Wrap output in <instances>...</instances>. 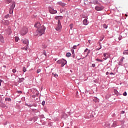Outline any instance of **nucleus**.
Instances as JSON below:
<instances>
[{
    "mask_svg": "<svg viewBox=\"0 0 128 128\" xmlns=\"http://www.w3.org/2000/svg\"><path fill=\"white\" fill-rule=\"evenodd\" d=\"M14 12V9L10 8L9 14H12Z\"/></svg>",
    "mask_w": 128,
    "mask_h": 128,
    "instance_id": "nucleus-17",
    "label": "nucleus"
},
{
    "mask_svg": "<svg viewBox=\"0 0 128 128\" xmlns=\"http://www.w3.org/2000/svg\"><path fill=\"white\" fill-rule=\"evenodd\" d=\"M128 94L126 93V92H125L124 94H123V96H126Z\"/></svg>",
    "mask_w": 128,
    "mask_h": 128,
    "instance_id": "nucleus-33",
    "label": "nucleus"
},
{
    "mask_svg": "<svg viewBox=\"0 0 128 128\" xmlns=\"http://www.w3.org/2000/svg\"><path fill=\"white\" fill-rule=\"evenodd\" d=\"M48 10H49L50 14H56V12H58V11H56V10H54V8H52V7H50V6L48 7Z\"/></svg>",
    "mask_w": 128,
    "mask_h": 128,
    "instance_id": "nucleus-3",
    "label": "nucleus"
},
{
    "mask_svg": "<svg viewBox=\"0 0 128 128\" xmlns=\"http://www.w3.org/2000/svg\"><path fill=\"white\" fill-rule=\"evenodd\" d=\"M70 30H72V28H74V24H72L70 25Z\"/></svg>",
    "mask_w": 128,
    "mask_h": 128,
    "instance_id": "nucleus-22",
    "label": "nucleus"
},
{
    "mask_svg": "<svg viewBox=\"0 0 128 128\" xmlns=\"http://www.w3.org/2000/svg\"><path fill=\"white\" fill-rule=\"evenodd\" d=\"M34 26L35 28H38L36 32V36H42V34H44V30H46V27H44V26H40V23L37 22L35 24Z\"/></svg>",
    "mask_w": 128,
    "mask_h": 128,
    "instance_id": "nucleus-1",
    "label": "nucleus"
},
{
    "mask_svg": "<svg viewBox=\"0 0 128 128\" xmlns=\"http://www.w3.org/2000/svg\"><path fill=\"white\" fill-rule=\"evenodd\" d=\"M52 74L54 76V78H58V75L56 74H54V73H52Z\"/></svg>",
    "mask_w": 128,
    "mask_h": 128,
    "instance_id": "nucleus-28",
    "label": "nucleus"
},
{
    "mask_svg": "<svg viewBox=\"0 0 128 128\" xmlns=\"http://www.w3.org/2000/svg\"><path fill=\"white\" fill-rule=\"evenodd\" d=\"M110 74H114V73L113 72H110Z\"/></svg>",
    "mask_w": 128,
    "mask_h": 128,
    "instance_id": "nucleus-46",
    "label": "nucleus"
},
{
    "mask_svg": "<svg viewBox=\"0 0 128 128\" xmlns=\"http://www.w3.org/2000/svg\"><path fill=\"white\" fill-rule=\"evenodd\" d=\"M103 28H108V25L106 24H103Z\"/></svg>",
    "mask_w": 128,
    "mask_h": 128,
    "instance_id": "nucleus-21",
    "label": "nucleus"
},
{
    "mask_svg": "<svg viewBox=\"0 0 128 128\" xmlns=\"http://www.w3.org/2000/svg\"><path fill=\"white\" fill-rule=\"evenodd\" d=\"M8 16H9V15H8V14L5 16L4 18H8Z\"/></svg>",
    "mask_w": 128,
    "mask_h": 128,
    "instance_id": "nucleus-39",
    "label": "nucleus"
},
{
    "mask_svg": "<svg viewBox=\"0 0 128 128\" xmlns=\"http://www.w3.org/2000/svg\"><path fill=\"white\" fill-rule=\"evenodd\" d=\"M12 2V0H7V4H10Z\"/></svg>",
    "mask_w": 128,
    "mask_h": 128,
    "instance_id": "nucleus-38",
    "label": "nucleus"
},
{
    "mask_svg": "<svg viewBox=\"0 0 128 128\" xmlns=\"http://www.w3.org/2000/svg\"><path fill=\"white\" fill-rule=\"evenodd\" d=\"M12 72H14V73L16 72V70L15 69H13Z\"/></svg>",
    "mask_w": 128,
    "mask_h": 128,
    "instance_id": "nucleus-37",
    "label": "nucleus"
},
{
    "mask_svg": "<svg viewBox=\"0 0 128 128\" xmlns=\"http://www.w3.org/2000/svg\"><path fill=\"white\" fill-rule=\"evenodd\" d=\"M93 100H94L95 102H98V98H93Z\"/></svg>",
    "mask_w": 128,
    "mask_h": 128,
    "instance_id": "nucleus-29",
    "label": "nucleus"
},
{
    "mask_svg": "<svg viewBox=\"0 0 128 128\" xmlns=\"http://www.w3.org/2000/svg\"><path fill=\"white\" fill-rule=\"evenodd\" d=\"M124 58H122L120 59V62H123L124 61Z\"/></svg>",
    "mask_w": 128,
    "mask_h": 128,
    "instance_id": "nucleus-43",
    "label": "nucleus"
},
{
    "mask_svg": "<svg viewBox=\"0 0 128 128\" xmlns=\"http://www.w3.org/2000/svg\"><path fill=\"white\" fill-rule=\"evenodd\" d=\"M62 60H58V61H57V64H62Z\"/></svg>",
    "mask_w": 128,
    "mask_h": 128,
    "instance_id": "nucleus-16",
    "label": "nucleus"
},
{
    "mask_svg": "<svg viewBox=\"0 0 128 128\" xmlns=\"http://www.w3.org/2000/svg\"><path fill=\"white\" fill-rule=\"evenodd\" d=\"M2 80H0V86H2Z\"/></svg>",
    "mask_w": 128,
    "mask_h": 128,
    "instance_id": "nucleus-42",
    "label": "nucleus"
},
{
    "mask_svg": "<svg viewBox=\"0 0 128 128\" xmlns=\"http://www.w3.org/2000/svg\"><path fill=\"white\" fill-rule=\"evenodd\" d=\"M103 56H104V60H108V56L110 55L108 54V53H104Z\"/></svg>",
    "mask_w": 128,
    "mask_h": 128,
    "instance_id": "nucleus-7",
    "label": "nucleus"
},
{
    "mask_svg": "<svg viewBox=\"0 0 128 128\" xmlns=\"http://www.w3.org/2000/svg\"><path fill=\"white\" fill-rule=\"evenodd\" d=\"M40 69H38L37 70H36V72L37 74H38L39 72H40Z\"/></svg>",
    "mask_w": 128,
    "mask_h": 128,
    "instance_id": "nucleus-34",
    "label": "nucleus"
},
{
    "mask_svg": "<svg viewBox=\"0 0 128 128\" xmlns=\"http://www.w3.org/2000/svg\"><path fill=\"white\" fill-rule=\"evenodd\" d=\"M16 8V2H12V6L10 7V8H12L14 10Z\"/></svg>",
    "mask_w": 128,
    "mask_h": 128,
    "instance_id": "nucleus-9",
    "label": "nucleus"
},
{
    "mask_svg": "<svg viewBox=\"0 0 128 128\" xmlns=\"http://www.w3.org/2000/svg\"><path fill=\"white\" fill-rule=\"evenodd\" d=\"M115 92H118V90H114Z\"/></svg>",
    "mask_w": 128,
    "mask_h": 128,
    "instance_id": "nucleus-49",
    "label": "nucleus"
},
{
    "mask_svg": "<svg viewBox=\"0 0 128 128\" xmlns=\"http://www.w3.org/2000/svg\"><path fill=\"white\" fill-rule=\"evenodd\" d=\"M57 18H60V16H58Z\"/></svg>",
    "mask_w": 128,
    "mask_h": 128,
    "instance_id": "nucleus-51",
    "label": "nucleus"
},
{
    "mask_svg": "<svg viewBox=\"0 0 128 128\" xmlns=\"http://www.w3.org/2000/svg\"><path fill=\"white\" fill-rule=\"evenodd\" d=\"M96 60H97V62H102V60H100L99 58H96Z\"/></svg>",
    "mask_w": 128,
    "mask_h": 128,
    "instance_id": "nucleus-27",
    "label": "nucleus"
},
{
    "mask_svg": "<svg viewBox=\"0 0 128 128\" xmlns=\"http://www.w3.org/2000/svg\"><path fill=\"white\" fill-rule=\"evenodd\" d=\"M70 56H72V54L70 52H68L66 54V56H67L68 58H70Z\"/></svg>",
    "mask_w": 128,
    "mask_h": 128,
    "instance_id": "nucleus-18",
    "label": "nucleus"
},
{
    "mask_svg": "<svg viewBox=\"0 0 128 128\" xmlns=\"http://www.w3.org/2000/svg\"><path fill=\"white\" fill-rule=\"evenodd\" d=\"M0 42H4V37L2 35H0Z\"/></svg>",
    "mask_w": 128,
    "mask_h": 128,
    "instance_id": "nucleus-13",
    "label": "nucleus"
},
{
    "mask_svg": "<svg viewBox=\"0 0 128 128\" xmlns=\"http://www.w3.org/2000/svg\"><path fill=\"white\" fill-rule=\"evenodd\" d=\"M5 100L6 102H10V100H12L10 99V98H6Z\"/></svg>",
    "mask_w": 128,
    "mask_h": 128,
    "instance_id": "nucleus-19",
    "label": "nucleus"
},
{
    "mask_svg": "<svg viewBox=\"0 0 128 128\" xmlns=\"http://www.w3.org/2000/svg\"><path fill=\"white\" fill-rule=\"evenodd\" d=\"M66 64V60L64 59H62V62H61V66H64L65 64Z\"/></svg>",
    "mask_w": 128,
    "mask_h": 128,
    "instance_id": "nucleus-8",
    "label": "nucleus"
},
{
    "mask_svg": "<svg viewBox=\"0 0 128 128\" xmlns=\"http://www.w3.org/2000/svg\"><path fill=\"white\" fill-rule=\"evenodd\" d=\"M7 33L8 34H12V28H10V27H8L7 29Z\"/></svg>",
    "mask_w": 128,
    "mask_h": 128,
    "instance_id": "nucleus-10",
    "label": "nucleus"
},
{
    "mask_svg": "<svg viewBox=\"0 0 128 128\" xmlns=\"http://www.w3.org/2000/svg\"><path fill=\"white\" fill-rule=\"evenodd\" d=\"M22 72H26V67H23Z\"/></svg>",
    "mask_w": 128,
    "mask_h": 128,
    "instance_id": "nucleus-20",
    "label": "nucleus"
},
{
    "mask_svg": "<svg viewBox=\"0 0 128 128\" xmlns=\"http://www.w3.org/2000/svg\"><path fill=\"white\" fill-rule=\"evenodd\" d=\"M108 74H109L108 72H106V76H108Z\"/></svg>",
    "mask_w": 128,
    "mask_h": 128,
    "instance_id": "nucleus-47",
    "label": "nucleus"
},
{
    "mask_svg": "<svg viewBox=\"0 0 128 128\" xmlns=\"http://www.w3.org/2000/svg\"><path fill=\"white\" fill-rule=\"evenodd\" d=\"M68 0V2H70V0Z\"/></svg>",
    "mask_w": 128,
    "mask_h": 128,
    "instance_id": "nucleus-52",
    "label": "nucleus"
},
{
    "mask_svg": "<svg viewBox=\"0 0 128 128\" xmlns=\"http://www.w3.org/2000/svg\"><path fill=\"white\" fill-rule=\"evenodd\" d=\"M4 24H5V26H8V24H10V22L8 20H5Z\"/></svg>",
    "mask_w": 128,
    "mask_h": 128,
    "instance_id": "nucleus-15",
    "label": "nucleus"
},
{
    "mask_svg": "<svg viewBox=\"0 0 128 128\" xmlns=\"http://www.w3.org/2000/svg\"><path fill=\"white\" fill-rule=\"evenodd\" d=\"M88 48H86V49L84 50V52H88Z\"/></svg>",
    "mask_w": 128,
    "mask_h": 128,
    "instance_id": "nucleus-40",
    "label": "nucleus"
},
{
    "mask_svg": "<svg viewBox=\"0 0 128 128\" xmlns=\"http://www.w3.org/2000/svg\"><path fill=\"white\" fill-rule=\"evenodd\" d=\"M100 48H96V50H100L102 48V44H100Z\"/></svg>",
    "mask_w": 128,
    "mask_h": 128,
    "instance_id": "nucleus-26",
    "label": "nucleus"
},
{
    "mask_svg": "<svg viewBox=\"0 0 128 128\" xmlns=\"http://www.w3.org/2000/svg\"><path fill=\"white\" fill-rule=\"evenodd\" d=\"M22 50H28V46H25V47L22 48Z\"/></svg>",
    "mask_w": 128,
    "mask_h": 128,
    "instance_id": "nucleus-25",
    "label": "nucleus"
},
{
    "mask_svg": "<svg viewBox=\"0 0 128 128\" xmlns=\"http://www.w3.org/2000/svg\"><path fill=\"white\" fill-rule=\"evenodd\" d=\"M88 42H89V44H91V43H90V40H88Z\"/></svg>",
    "mask_w": 128,
    "mask_h": 128,
    "instance_id": "nucleus-45",
    "label": "nucleus"
},
{
    "mask_svg": "<svg viewBox=\"0 0 128 128\" xmlns=\"http://www.w3.org/2000/svg\"><path fill=\"white\" fill-rule=\"evenodd\" d=\"M22 91H18V94H22Z\"/></svg>",
    "mask_w": 128,
    "mask_h": 128,
    "instance_id": "nucleus-44",
    "label": "nucleus"
},
{
    "mask_svg": "<svg viewBox=\"0 0 128 128\" xmlns=\"http://www.w3.org/2000/svg\"><path fill=\"white\" fill-rule=\"evenodd\" d=\"M90 50H88L86 56H88V54H90Z\"/></svg>",
    "mask_w": 128,
    "mask_h": 128,
    "instance_id": "nucleus-31",
    "label": "nucleus"
},
{
    "mask_svg": "<svg viewBox=\"0 0 128 128\" xmlns=\"http://www.w3.org/2000/svg\"><path fill=\"white\" fill-rule=\"evenodd\" d=\"M122 38V36H119V37H118V40H121Z\"/></svg>",
    "mask_w": 128,
    "mask_h": 128,
    "instance_id": "nucleus-35",
    "label": "nucleus"
},
{
    "mask_svg": "<svg viewBox=\"0 0 128 128\" xmlns=\"http://www.w3.org/2000/svg\"><path fill=\"white\" fill-rule=\"evenodd\" d=\"M24 80V78H18V82H22Z\"/></svg>",
    "mask_w": 128,
    "mask_h": 128,
    "instance_id": "nucleus-12",
    "label": "nucleus"
},
{
    "mask_svg": "<svg viewBox=\"0 0 128 128\" xmlns=\"http://www.w3.org/2000/svg\"><path fill=\"white\" fill-rule=\"evenodd\" d=\"M80 46V44H78V46H73L74 50H76V48H77V46Z\"/></svg>",
    "mask_w": 128,
    "mask_h": 128,
    "instance_id": "nucleus-23",
    "label": "nucleus"
},
{
    "mask_svg": "<svg viewBox=\"0 0 128 128\" xmlns=\"http://www.w3.org/2000/svg\"><path fill=\"white\" fill-rule=\"evenodd\" d=\"M88 20L86 19H84L83 20V24H84V26H88Z\"/></svg>",
    "mask_w": 128,
    "mask_h": 128,
    "instance_id": "nucleus-11",
    "label": "nucleus"
},
{
    "mask_svg": "<svg viewBox=\"0 0 128 128\" xmlns=\"http://www.w3.org/2000/svg\"><path fill=\"white\" fill-rule=\"evenodd\" d=\"M125 16H128V15H127L126 14V15H125Z\"/></svg>",
    "mask_w": 128,
    "mask_h": 128,
    "instance_id": "nucleus-50",
    "label": "nucleus"
},
{
    "mask_svg": "<svg viewBox=\"0 0 128 128\" xmlns=\"http://www.w3.org/2000/svg\"><path fill=\"white\" fill-rule=\"evenodd\" d=\"M58 4L62 6H66V4L64 3H62V2H58Z\"/></svg>",
    "mask_w": 128,
    "mask_h": 128,
    "instance_id": "nucleus-14",
    "label": "nucleus"
},
{
    "mask_svg": "<svg viewBox=\"0 0 128 128\" xmlns=\"http://www.w3.org/2000/svg\"><path fill=\"white\" fill-rule=\"evenodd\" d=\"M28 28L24 27L22 29L21 31L20 32V34H22V36H24V34H28Z\"/></svg>",
    "mask_w": 128,
    "mask_h": 128,
    "instance_id": "nucleus-2",
    "label": "nucleus"
},
{
    "mask_svg": "<svg viewBox=\"0 0 128 128\" xmlns=\"http://www.w3.org/2000/svg\"><path fill=\"white\" fill-rule=\"evenodd\" d=\"M92 68H94V66H96V64H92Z\"/></svg>",
    "mask_w": 128,
    "mask_h": 128,
    "instance_id": "nucleus-41",
    "label": "nucleus"
},
{
    "mask_svg": "<svg viewBox=\"0 0 128 128\" xmlns=\"http://www.w3.org/2000/svg\"><path fill=\"white\" fill-rule=\"evenodd\" d=\"M124 54H128V52L126 50H125L123 52Z\"/></svg>",
    "mask_w": 128,
    "mask_h": 128,
    "instance_id": "nucleus-32",
    "label": "nucleus"
},
{
    "mask_svg": "<svg viewBox=\"0 0 128 128\" xmlns=\"http://www.w3.org/2000/svg\"><path fill=\"white\" fill-rule=\"evenodd\" d=\"M56 30H62V24H60V20H58V24L57 27L56 28Z\"/></svg>",
    "mask_w": 128,
    "mask_h": 128,
    "instance_id": "nucleus-4",
    "label": "nucleus"
},
{
    "mask_svg": "<svg viewBox=\"0 0 128 128\" xmlns=\"http://www.w3.org/2000/svg\"><path fill=\"white\" fill-rule=\"evenodd\" d=\"M122 114H124V111H122Z\"/></svg>",
    "mask_w": 128,
    "mask_h": 128,
    "instance_id": "nucleus-48",
    "label": "nucleus"
},
{
    "mask_svg": "<svg viewBox=\"0 0 128 128\" xmlns=\"http://www.w3.org/2000/svg\"><path fill=\"white\" fill-rule=\"evenodd\" d=\"M22 42L24 44H25V46H28V40H22Z\"/></svg>",
    "mask_w": 128,
    "mask_h": 128,
    "instance_id": "nucleus-5",
    "label": "nucleus"
},
{
    "mask_svg": "<svg viewBox=\"0 0 128 128\" xmlns=\"http://www.w3.org/2000/svg\"><path fill=\"white\" fill-rule=\"evenodd\" d=\"M112 126H117V123H116V122H114V123H113V124H112Z\"/></svg>",
    "mask_w": 128,
    "mask_h": 128,
    "instance_id": "nucleus-24",
    "label": "nucleus"
},
{
    "mask_svg": "<svg viewBox=\"0 0 128 128\" xmlns=\"http://www.w3.org/2000/svg\"><path fill=\"white\" fill-rule=\"evenodd\" d=\"M15 42H18V37H15Z\"/></svg>",
    "mask_w": 128,
    "mask_h": 128,
    "instance_id": "nucleus-30",
    "label": "nucleus"
},
{
    "mask_svg": "<svg viewBox=\"0 0 128 128\" xmlns=\"http://www.w3.org/2000/svg\"><path fill=\"white\" fill-rule=\"evenodd\" d=\"M46 104V102L43 101V102H42V106H44V104Z\"/></svg>",
    "mask_w": 128,
    "mask_h": 128,
    "instance_id": "nucleus-36",
    "label": "nucleus"
},
{
    "mask_svg": "<svg viewBox=\"0 0 128 128\" xmlns=\"http://www.w3.org/2000/svg\"><path fill=\"white\" fill-rule=\"evenodd\" d=\"M95 10H96L98 11L102 10H104V6H96L95 7Z\"/></svg>",
    "mask_w": 128,
    "mask_h": 128,
    "instance_id": "nucleus-6",
    "label": "nucleus"
}]
</instances>
